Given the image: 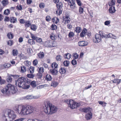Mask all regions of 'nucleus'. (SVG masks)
Masks as SVG:
<instances>
[{
	"label": "nucleus",
	"mask_w": 121,
	"mask_h": 121,
	"mask_svg": "<svg viewBox=\"0 0 121 121\" xmlns=\"http://www.w3.org/2000/svg\"><path fill=\"white\" fill-rule=\"evenodd\" d=\"M11 77V76H10V74L7 79V80L8 82H11L12 81V78Z\"/></svg>",
	"instance_id": "46"
},
{
	"label": "nucleus",
	"mask_w": 121,
	"mask_h": 121,
	"mask_svg": "<svg viewBox=\"0 0 121 121\" xmlns=\"http://www.w3.org/2000/svg\"><path fill=\"white\" fill-rule=\"evenodd\" d=\"M24 119V118H21L17 119L14 121H23Z\"/></svg>",
	"instance_id": "64"
},
{
	"label": "nucleus",
	"mask_w": 121,
	"mask_h": 121,
	"mask_svg": "<svg viewBox=\"0 0 121 121\" xmlns=\"http://www.w3.org/2000/svg\"><path fill=\"white\" fill-rule=\"evenodd\" d=\"M30 26V29L32 30H33V31H35L36 29V25L35 24H32V25H31Z\"/></svg>",
	"instance_id": "29"
},
{
	"label": "nucleus",
	"mask_w": 121,
	"mask_h": 121,
	"mask_svg": "<svg viewBox=\"0 0 121 121\" xmlns=\"http://www.w3.org/2000/svg\"><path fill=\"white\" fill-rule=\"evenodd\" d=\"M10 76L13 77L15 79H16L18 78L19 77V75H17L10 74Z\"/></svg>",
	"instance_id": "45"
},
{
	"label": "nucleus",
	"mask_w": 121,
	"mask_h": 121,
	"mask_svg": "<svg viewBox=\"0 0 121 121\" xmlns=\"http://www.w3.org/2000/svg\"><path fill=\"white\" fill-rule=\"evenodd\" d=\"M52 78L51 76L49 74H47L46 76V80L48 81L52 80Z\"/></svg>",
	"instance_id": "23"
},
{
	"label": "nucleus",
	"mask_w": 121,
	"mask_h": 121,
	"mask_svg": "<svg viewBox=\"0 0 121 121\" xmlns=\"http://www.w3.org/2000/svg\"><path fill=\"white\" fill-rule=\"evenodd\" d=\"M58 84L59 83L57 82L52 81L51 83V86L54 87H56Z\"/></svg>",
	"instance_id": "16"
},
{
	"label": "nucleus",
	"mask_w": 121,
	"mask_h": 121,
	"mask_svg": "<svg viewBox=\"0 0 121 121\" xmlns=\"http://www.w3.org/2000/svg\"><path fill=\"white\" fill-rule=\"evenodd\" d=\"M19 56L21 59H25L27 58L22 53L19 54Z\"/></svg>",
	"instance_id": "26"
},
{
	"label": "nucleus",
	"mask_w": 121,
	"mask_h": 121,
	"mask_svg": "<svg viewBox=\"0 0 121 121\" xmlns=\"http://www.w3.org/2000/svg\"><path fill=\"white\" fill-rule=\"evenodd\" d=\"M10 19L9 17L8 16H5L4 19V21L5 22H9V21Z\"/></svg>",
	"instance_id": "59"
},
{
	"label": "nucleus",
	"mask_w": 121,
	"mask_h": 121,
	"mask_svg": "<svg viewBox=\"0 0 121 121\" xmlns=\"http://www.w3.org/2000/svg\"><path fill=\"white\" fill-rule=\"evenodd\" d=\"M33 39H35V40L37 42L40 43L41 44L43 43L42 39L41 38L38 37L34 35V37H33Z\"/></svg>",
	"instance_id": "11"
},
{
	"label": "nucleus",
	"mask_w": 121,
	"mask_h": 121,
	"mask_svg": "<svg viewBox=\"0 0 121 121\" xmlns=\"http://www.w3.org/2000/svg\"><path fill=\"white\" fill-rule=\"evenodd\" d=\"M35 76L34 75L32 74H27V77L29 78H33Z\"/></svg>",
	"instance_id": "38"
},
{
	"label": "nucleus",
	"mask_w": 121,
	"mask_h": 121,
	"mask_svg": "<svg viewBox=\"0 0 121 121\" xmlns=\"http://www.w3.org/2000/svg\"><path fill=\"white\" fill-rule=\"evenodd\" d=\"M7 36L9 39H12L14 37L13 34L11 32L8 33L7 34Z\"/></svg>",
	"instance_id": "20"
},
{
	"label": "nucleus",
	"mask_w": 121,
	"mask_h": 121,
	"mask_svg": "<svg viewBox=\"0 0 121 121\" xmlns=\"http://www.w3.org/2000/svg\"><path fill=\"white\" fill-rule=\"evenodd\" d=\"M32 0H27L26 3L28 5L30 4L32 2Z\"/></svg>",
	"instance_id": "62"
},
{
	"label": "nucleus",
	"mask_w": 121,
	"mask_h": 121,
	"mask_svg": "<svg viewBox=\"0 0 121 121\" xmlns=\"http://www.w3.org/2000/svg\"><path fill=\"white\" fill-rule=\"evenodd\" d=\"M58 66V64L55 62L53 63L51 65V66L52 68H53V66L54 67L55 69L57 68Z\"/></svg>",
	"instance_id": "32"
},
{
	"label": "nucleus",
	"mask_w": 121,
	"mask_h": 121,
	"mask_svg": "<svg viewBox=\"0 0 121 121\" xmlns=\"http://www.w3.org/2000/svg\"><path fill=\"white\" fill-rule=\"evenodd\" d=\"M108 38H113V37H116L114 35H113L111 33L108 34Z\"/></svg>",
	"instance_id": "61"
},
{
	"label": "nucleus",
	"mask_w": 121,
	"mask_h": 121,
	"mask_svg": "<svg viewBox=\"0 0 121 121\" xmlns=\"http://www.w3.org/2000/svg\"><path fill=\"white\" fill-rule=\"evenodd\" d=\"M87 29L86 28H84L83 29L82 32L86 35V33L87 32Z\"/></svg>",
	"instance_id": "56"
},
{
	"label": "nucleus",
	"mask_w": 121,
	"mask_h": 121,
	"mask_svg": "<svg viewBox=\"0 0 121 121\" xmlns=\"http://www.w3.org/2000/svg\"><path fill=\"white\" fill-rule=\"evenodd\" d=\"M27 121H40L39 120L36 119H30L28 120Z\"/></svg>",
	"instance_id": "63"
},
{
	"label": "nucleus",
	"mask_w": 121,
	"mask_h": 121,
	"mask_svg": "<svg viewBox=\"0 0 121 121\" xmlns=\"http://www.w3.org/2000/svg\"><path fill=\"white\" fill-rule=\"evenodd\" d=\"M75 0H71L72 3L73 5V9H74L75 8Z\"/></svg>",
	"instance_id": "54"
},
{
	"label": "nucleus",
	"mask_w": 121,
	"mask_h": 121,
	"mask_svg": "<svg viewBox=\"0 0 121 121\" xmlns=\"http://www.w3.org/2000/svg\"><path fill=\"white\" fill-rule=\"evenodd\" d=\"M13 41L12 40H10V41H8L7 42V44L8 45H10L11 46L13 45Z\"/></svg>",
	"instance_id": "58"
},
{
	"label": "nucleus",
	"mask_w": 121,
	"mask_h": 121,
	"mask_svg": "<svg viewBox=\"0 0 121 121\" xmlns=\"http://www.w3.org/2000/svg\"><path fill=\"white\" fill-rule=\"evenodd\" d=\"M64 65L66 66H68L69 64V62L68 61L65 60L63 62Z\"/></svg>",
	"instance_id": "34"
},
{
	"label": "nucleus",
	"mask_w": 121,
	"mask_h": 121,
	"mask_svg": "<svg viewBox=\"0 0 121 121\" xmlns=\"http://www.w3.org/2000/svg\"><path fill=\"white\" fill-rule=\"evenodd\" d=\"M48 43L47 44V47H54L56 46L53 45V42L52 41H48L46 42Z\"/></svg>",
	"instance_id": "15"
},
{
	"label": "nucleus",
	"mask_w": 121,
	"mask_h": 121,
	"mask_svg": "<svg viewBox=\"0 0 121 121\" xmlns=\"http://www.w3.org/2000/svg\"><path fill=\"white\" fill-rule=\"evenodd\" d=\"M75 31L78 33H80L82 29L81 27L77 26L75 28Z\"/></svg>",
	"instance_id": "21"
},
{
	"label": "nucleus",
	"mask_w": 121,
	"mask_h": 121,
	"mask_svg": "<svg viewBox=\"0 0 121 121\" xmlns=\"http://www.w3.org/2000/svg\"><path fill=\"white\" fill-rule=\"evenodd\" d=\"M50 71L53 75H57L58 73V71L57 70L55 69H51Z\"/></svg>",
	"instance_id": "13"
},
{
	"label": "nucleus",
	"mask_w": 121,
	"mask_h": 121,
	"mask_svg": "<svg viewBox=\"0 0 121 121\" xmlns=\"http://www.w3.org/2000/svg\"><path fill=\"white\" fill-rule=\"evenodd\" d=\"M45 109L44 112L48 114H52L55 113L57 110V108L54 105H52L49 102H47V105H45Z\"/></svg>",
	"instance_id": "5"
},
{
	"label": "nucleus",
	"mask_w": 121,
	"mask_h": 121,
	"mask_svg": "<svg viewBox=\"0 0 121 121\" xmlns=\"http://www.w3.org/2000/svg\"><path fill=\"white\" fill-rule=\"evenodd\" d=\"M38 60L37 59H35L33 61V63L34 65L36 66L38 64Z\"/></svg>",
	"instance_id": "53"
},
{
	"label": "nucleus",
	"mask_w": 121,
	"mask_h": 121,
	"mask_svg": "<svg viewBox=\"0 0 121 121\" xmlns=\"http://www.w3.org/2000/svg\"><path fill=\"white\" fill-rule=\"evenodd\" d=\"M16 110L19 114L22 115H27L32 113L34 111L33 108L30 105L22 106L18 105L16 108Z\"/></svg>",
	"instance_id": "2"
},
{
	"label": "nucleus",
	"mask_w": 121,
	"mask_h": 121,
	"mask_svg": "<svg viewBox=\"0 0 121 121\" xmlns=\"http://www.w3.org/2000/svg\"><path fill=\"white\" fill-rule=\"evenodd\" d=\"M62 57L60 55L57 56L56 57V59L57 61H60Z\"/></svg>",
	"instance_id": "39"
},
{
	"label": "nucleus",
	"mask_w": 121,
	"mask_h": 121,
	"mask_svg": "<svg viewBox=\"0 0 121 121\" xmlns=\"http://www.w3.org/2000/svg\"><path fill=\"white\" fill-rule=\"evenodd\" d=\"M50 38L51 39L53 40H55L56 38V37L54 35L53 36L52 35H50Z\"/></svg>",
	"instance_id": "50"
},
{
	"label": "nucleus",
	"mask_w": 121,
	"mask_h": 121,
	"mask_svg": "<svg viewBox=\"0 0 121 121\" xmlns=\"http://www.w3.org/2000/svg\"><path fill=\"white\" fill-rule=\"evenodd\" d=\"M110 21H106L104 23L105 25L107 26L110 24Z\"/></svg>",
	"instance_id": "60"
},
{
	"label": "nucleus",
	"mask_w": 121,
	"mask_h": 121,
	"mask_svg": "<svg viewBox=\"0 0 121 121\" xmlns=\"http://www.w3.org/2000/svg\"><path fill=\"white\" fill-rule=\"evenodd\" d=\"M33 97L32 95H28L26 96V98L27 99H32Z\"/></svg>",
	"instance_id": "52"
},
{
	"label": "nucleus",
	"mask_w": 121,
	"mask_h": 121,
	"mask_svg": "<svg viewBox=\"0 0 121 121\" xmlns=\"http://www.w3.org/2000/svg\"><path fill=\"white\" fill-rule=\"evenodd\" d=\"M66 71V69L64 68L61 67L59 70L60 73L62 74L65 73Z\"/></svg>",
	"instance_id": "22"
},
{
	"label": "nucleus",
	"mask_w": 121,
	"mask_h": 121,
	"mask_svg": "<svg viewBox=\"0 0 121 121\" xmlns=\"http://www.w3.org/2000/svg\"><path fill=\"white\" fill-rule=\"evenodd\" d=\"M77 3L78 5L81 6L82 5V3L80 0H76Z\"/></svg>",
	"instance_id": "57"
},
{
	"label": "nucleus",
	"mask_w": 121,
	"mask_h": 121,
	"mask_svg": "<svg viewBox=\"0 0 121 121\" xmlns=\"http://www.w3.org/2000/svg\"><path fill=\"white\" fill-rule=\"evenodd\" d=\"M1 3L4 6H5L9 4L8 0H3Z\"/></svg>",
	"instance_id": "18"
},
{
	"label": "nucleus",
	"mask_w": 121,
	"mask_h": 121,
	"mask_svg": "<svg viewBox=\"0 0 121 121\" xmlns=\"http://www.w3.org/2000/svg\"><path fill=\"white\" fill-rule=\"evenodd\" d=\"M78 45L80 46H86L88 44V42L85 41H80L78 43Z\"/></svg>",
	"instance_id": "8"
},
{
	"label": "nucleus",
	"mask_w": 121,
	"mask_h": 121,
	"mask_svg": "<svg viewBox=\"0 0 121 121\" xmlns=\"http://www.w3.org/2000/svg\"><path fill=\"white\" fill-rule=\"evenodd\" d=\"M11 64L8 63H6L4 64L3 66L5 68H8L10 67Z\"/></svg>",
	"instance_id": "44"
},
{
	"label": "nucleus",
	"mask_w": 121,
	"mask_h": 121,
	"mask_svg": "<svg viewBox=\"0 0 121 121\" xmlns=\"http://www.w3.org/2000/svg\"><path fill=\"white\" fill-rule=\"evenodd\" d=\"M65 19H67L69 18V19H70V18L69 17V13H66L65 14Z\"/></svg>",
	"instance_id": "47"
},
{
	"label": "nucleus",
	"mask_w": 121,
	"mask_h": 121,
	"mask_svg": "<svg viewBox=\"0 0 121 121\" xmlns=\"http://www.w3.org/2000/svg\"><path fill=\"white\" fill-rule=\"evenodd\" d=\"M10 22L11 23H14L16 22L17 21L16 18L14 17H11L10 18Z\"/></svg>",
	"instance_id": "19"
},
{
	"label": "nucleus",
	"mask_w": 121,
	"mask_h": 121,
	"mask_svg": "<svg viewBox=\"0 0 121 121\" xmlns=\"http://www.w3.org/2000/svg\"><path fill=\"white\" fill-rule=\"evenodd\" d=\"M74 35V34L72 32H70L69 33L68 35L69 38L73 37Z\"/></svg>",
	"instance_id": "35"
},
{
	"label": "nucleus",
	"mask_w": 121,
	"mask_h": 121,
	"mask_svg": "<svg viewBox=\"0 0 121 121\" xmlns=\"http://www.w3.org/2000/svg\"><path fill=\"white\" fill-rule=\"evenodd\" d=\"M84 11V9L81 7H79V11L80 14L82 13Z\"/></svg>",
	"instance_id": "43"
},
{
	"label": "nucleus",
	"mask_w": 121,
	"mask_h": 121,
	"mask_svg": "<svg viewBox=\"0 0 121 121\" xmlns=\"http://www.w3.org/2000/svg\"><path fill=\"white\" fill-rule=\"evenodd\" d=\"M37 55L40 58H42L43 57L44 55V53H38Z\"/></svg>",
	"instance_id": "40"
},
{
	"label": "nucleus",
	"mask_w": 121,
	"mask_h": 121,
	"mask_svg": "<svg viewBox=\"0 0 121 121\" xmlns=\"http://www.w3.org/2000/svg\"><path fill=\"white\" fill-rule=\"evenodd\" d=\"M39 7L41 8H44L45 7V4L43 3H41L39 4Z\"/></svg>",
	"instance_id": "48"
},
{
	"label": "nucleus",
	"mask_w": 121,
	"mask_h": 121,
	"mask_svg": "<svg viewBox=\"0 0 121 121\" xmlns=\"http://www.w3.org/2000/svg\"><path fill=\"white\" fill-rule=\"evenodd\" d=\"M91 109L90 107H88L87 108H83L80 109V110L83 112L85 113H89L91 112V111L90 110Z\"/></svg>",
	"instance_id": "9"
},
{
	"label": "nucleus",
	"mask_w": 121,
	"mask_h": 121,
	"mask_svg": "<svg viewBox=\"0 0 121 121\" xmlns=\"http://www.w3.org/2000/svg\"><path fill=\"white\" fill-rule=\"evenodd\" d=\"M26 71V67L24 66H22L21 67V72L22 73H24Z\"/></svg>",
	"instance_id": "25"
},
{
	"label": "nucleus",
	"mask_w": 121,
	"mask_h": 121,
	"mask_svg": "<svg viewBox=\"0 0 121 121\" xmlns=\"http://www.w3.org/2000/svg\"><path fill=\"white\" fill-rule=\"evenodd\" d=\"M51 27V29L52 30H56L57 28V26L55 24H52Z\"/></svg>",
	"instance_id": "27"
},
{
	"label": "nucleus",
	"mask_w": 121,
	"mask_h": 121,
	"mask_svg": "<svg viewBox=\"0 0 121 121\" xmlns=\"http://www.w3.org/2000/svg\"><path fill=\"white\" fill-rule=\"evenodd\" d=\"M66 102L69 104V106L71 109H73L79 107L81 105L80 103L74 102L73 100H67Z\"/></svg>",
	"instance_id": "6"
},
{
	"label": "nucleus",
	"mask_w": 121,
	"mask_h": 121,
	"mask_svg": "<svg viewBox=\"0 0 121 121\" xmlns=\"http://www.w3.org/2000/svg\"><path fill=\"white\" fill-rule=\"evenodd\" d=\"M38 68L39 69V73H42L43 72L44 70L43 67H40V68L39 67Z\"/></svg>",
	"instance_id": "37"
},
{
	"label": "nucleus",
	"mask_w": 121,
	"mask_h": 121,
	"mask_svg": "<svg viewBox=\"0 0 121 121\" xmlns=\"http://www.w3.org/2000/svg\"><path fill=\"white\" fill-rule=\"evenodd\" d=\"M19 22L21 24H23L25 23V20H24L23 19H20Z\"/></svg>",
	"instance_id": "55"
},
{
	"label": "nucleus",
	"mask_w": 121,
	"mask_h": 121,
	"mask_svg": "<svg viewBox=\"0 0 121 121\" xmlns=\"http://www.w3.org/2000/svg\"><path fill=\"white\" fill-rule=\"evenodd\" d=\"M115 0H111L110 2L109 3V2L108 3V5L109 6H113L115 5Z\"/></svg>",
	"instance_id": "28"
},
{
	"label": "nucleus",
	"mask_w": 121,
	"mask_h": 121,
	"mask_svg": "<svg viewBox=\"0 0 121 121\" xmlns=\"http://www.w3.org/2000/svg\"><path fill=\"white\" fill-rule=\"evenodd\" d=\"M42 73H37V76L38 77V78L40 79H41L42 77Z\"/></svg>",
	"instance_id": "51"
},
{
	"label": "nucleus",
	"mask_w": 121,
	"mask_h": 121,
	"mask_svg": "<svg viewBox=\"0 0 121 121\" xmlns=\"http://www.w3.org/2000/svg\"><path fill=\"white\" fill-rule=\"evenodd\" d=\"M16 87L10 84H8L5 88L1 90V92L4 94L8 95L11 93L13 94L16 93L17 90Z\"/></svg>",
	"instance_id": "4"
},
{
	"label": "nucleus",
	"mask_w": 121,
	"mask_h": 121,
	"mask_svg": "<svg viewBox=\"0 0 121 121\" xmlns=\"http://www.w3.org/2000/svg\"><path fill=\"white\" fill-rule=\"evenodd\" d=\"M0 85L4 84L5 83L6 81L5 80L2 79L1 77H0Z\"/></svg>",
	"instance_id": "33"
},
{
	"label": "nucleus",
	"mask_w": 121,
	"mask_h": 121,
	"mask_svg": "<svg viewBox=\"0 0 121 121\" xmlns=\"http://www.w3.org/2000/svg\"><path fill=\"white\" fill-rule=\"evenodd\" d=\"M3 118L5 121H12L14 120L16 117L14 111L10 109H6L4 111Z\"/></svg>",
	"instance_id": "3"
},
{
	"label": "nucleus",
	"mask_w": 121,
	"mask_h": 121,
	"mask_svg": "<svg viewBox=\"0 0 121 121\" xmlns=\"http://www.w3.org/2000/svg\"><path fill=\"white\" fill-rule=\"evenodd\" d=\"M99 34L100 35V36L101 37V38H103V37L104 36V33L101 31H100L99 32Z\"/></svg>",
	"instance_id": "49"
},
{
	"label": "nucleus",
	"mask_w": 121,
	"mask_h": 121,
	"mask_svg": "<svg viewBox=\"0 0 121 121\" xmlns=\"http://www.w3.org/2000/svg\"><path fill=\"white\" fill-rule=\"evenodd\" d=\"M25 26L26 27H30L31 25L30 22V21L27 20H25Z\"/></svg>",
	"instance_id": "17"
},
{
	"label": "nucleus",
	"mask_w": 121,
	"mask_h": 121,
	"mask_svg": "<svg viewBox=\"0 0 121 121\" xmlns=\"http://www.w3.org/2000/svg\"><path fill=\"white\" fill-rule=\"evenodd\" d=\"M71 55L70 53H65V54L64 56V57L65 58H67L68 59H69L71 57Z\"/></svg>",
	"instance_id": "31"
},
{
	"label": "nucleus",
	"mask_w": 121,
	"mask_h": 121,
	"mask_svg": "<svg viewBox=\"0 0 121 121\" xmlns=\"http://www.w3.org/2000/svg\"><path fill=\"white\" fill-rule=\"evenodd\" d=\"M10 13V10L9 9H7L5 10L4 12V14L6 15H8Z\"/></svg>",
	"instance_id": "24"
},
{
	"label": "nucleus",
	"mask_w": 121,
	"mask_h": 121,
	"mask_svg": "<svg viewBox=\"0 0 121 121\" xmlns=\"http://www.w3.org/2000/svg\"><path fill=\"white\" fill-rule=\"evenodd\" d=\"M92 117V114L91 112L88 113L86 115V118L87 120L91 119Z\"/></svg>",
	"instance_id": "12"
},
{
	"label": "nucleus",
	"mask_w": 121,
	"mask_h": 121,
	"mask_svg": "<svg viewBox=\"0 0 121 121\" xmlns=\"http://www.w3.org/2000/svg\"><path fill=\"white\" fill-rule=\"evenodd\" d=\"M16 9L18 10H21L22 9V7L21 5H19V6H18V5L16 6Z\"/></svg>",
	"instance_id": "42"
},
{
	"label": "nucleus",
	"mask_w": 121,
	"mask_h": 121,
	"mask_svg": "<svg viewBox=\"0 0 121 121\" xmlns=\"http://www.w3.org/2000/svg\"><path fill=\"white\" fill-rule=\"evenodd\" d=\"M27 70L28 72L30 73H33L34 72V68L33 67L30 66L29 68L27 69Z\"/></svg>",
	"instance_id": "14"
},
{
	"label": "nucleus",
	"mask_w": 121,
	"mask_h": 121,
	"mask_svg": "<svg viewBox=\"0 0 121 121\" xmlns=\"http://www.w3.org/2000/svg\"><path fill=\"white\" fill-rule=\"evenodd\" d=\"M75 59H73L71 61V63L73 65H75L77 64V61L76 60H75Z\"/></svg>",
	"instance_id": "41"
},
{
	"label": "nucleus",
	"mask_w": 121,
	"mask_h": 121,
	"mask_svg": "<svg viewBox=\"0 0 121 121\" xmlns=\"http://www.w3.org/2000/svg\"><path fill=\"white\" fill-rule=\"evenodd\" d=\"M30 35H31V37L32 38V42L31 43V44H32V45L34 44H35V41L34 40H35V39H33V37H34V35L33 34H32L30 32Z\"/></svg>",
	"instance_id": "30"
},
{
	"label": "nucleus",
	"mask_w": 121,
	"mask_h": 121,
	"mask_svg": "<svg viewBox=\"0 0 121 121\" xmlns=\"http://www.w3.org/2000/svg\"><path fill=\"white\" fill-rule=\"evenodd\" d=\"M73 59H76L78 58L79 55L77 54V53H73Z\"/></svg>",
	"instance_id": "36"
},
{
	"label": "nucleus",
	"mask_w": 121,
	"mask_h": 121,
	"mask_svg": "<svg viewBox=\"0 0 121 121\" xmlns=\"http://www.w3.org/2000/svg\"><path fill=\"white\" fill-rule=\"evenodd\" d=\"M30 84L33 87H36V82L33 81L30 82V81L27 78L21 77L15 81V85L19 88H22L23 89H27L30 87Z\"/></svg>",
	"instance_id": "1"
},
{
	"label": "nucleus",
	"mask_w": 121,
	"mask_h": 121,
	"mask_svg": "<svg viewBox=\"0 0 121 121\" xmlns=\"http://www.w3.org/2000/svg\"><path fill=\"white\" fill-rule=\"evenodd\" d=\"M108 10L109 13L111 14L115 13L116 11L115 6H111L110 7Z\"/></svg>",
	"instance_id": "10"
},
{
	"label": "nucleus",
	"mask_w": 121,
	"mask_h": 121,
	"mask_svg": "<svg viewBox=\"0 0 121 121\" xmlns=\"http://www.w3.org/2000/svg\"><path fill=\"white\" fill-rule=\"evenodd\" d=\"M95 40L93 39V42L95 43H97L100 42L101 40V37L98 34H96L95 35Z\"/></svg>",
	"instance_id": "7"
}]
</instances>
